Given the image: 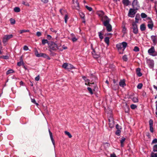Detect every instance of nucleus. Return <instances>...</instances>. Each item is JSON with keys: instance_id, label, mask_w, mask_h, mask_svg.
Instances as JSON below:
<instances>
[{"instance_id": "6e6d98bb", "label": "nucleus", "mask_w": 157, "mask_h": 157, "mask_svg": "<svg viewBox=\"0 0 157 157\" xmlns=\"http://www.w3.org/2000/svg\"><path fill=\"white\" fill-rule=\"evenodd\" d=\"M125 140V139L124 137H122L121 140V143H123Z\"/></svg>"}, {"instance_id": "473e14b6", "label": "nucleus", "mask_w": 157, "mask_h": 157, "mask_svg": "<svg viewBox=\"0 0 157 157\" xmlns=\"http://www.w3.org/2000/svg\"><path fill=\"white\" fill-rule=\"evenodd\" d=\"M121 132V130H117L116 132V134L117 136H120V133Z\"/></svg>"}, {"instance_id": "423d86ee", "label": "nucleus", "mask_w": 157, "mask_h": 157, "mask_svg": "<svg viewBox=\"0 0 157 157\" xmlns=\"http://www.w3.org/2000/svg\"><path fill=\"white\" fill-rule=\"evenodd\" d=\"M73 4L72 7L73 9H75L78 10L79 9V3L77 0H73Z\"/></svg>"}, {"instance_id": "a878e982", "label": "nucleus", "mask_w": 157, "mask_h": 157, "mask_svg": "<svg viewBox=\"0 0 157 157\" xmlns=\"http://www.w3.org/2000/svg\"><path fill=\"white\" fill-rule=\"evenodd\" d=\"M14 72V71L12 69H10L7 71L6 72V74L8 75L9 74L13 73Z\"/></svg>"}, {"instance_id": "0e129e2a", "label": "nucleus", "mask_w": 157, "mask_h": 157, "mask_svg": "<svg viewBox=\"0 0 157 157\" xmlns=\"http://www.w3.org/2000/svg\"><path fill=\"white\" fill-rule=\"evenodd\" d=\"M39 54H40L38 53V52L37 51H36L35 52V54L36 56L37 55H39Z\"/></svg>"}, {"instance_id": "f704fd0d", "label": "nucleus", "mask_w": 157, "mask_h": 157, "mask_svg": "<svg viewBox=\"0 0 157 157\" xmlns=\"http://www.w3.org/2000/svg\"><path fill=\"white\" fill-rule=\"evenodd\" d=\"M88 90L89 91V93L91 94H93V92L91 88L90 87H88L87 88Z\"/></svg>"}, {"instance_id": "7c9ffc66", "label": "nucleus", "mask_w": 157, "mask_h": 157, "mask_svg": "<svg viewBox=\"0 0 157 157\" xmlns=\"http://www.w3.org/2000/svg\"><path fill=\"white\" fill-rule=\"evenodd\" d=\"M141 16L142 18H146L147 16L145 13H142L141 14Z\"/></svg>"}, {"instance_id": "f03ea898", "label": "nucleus", "mask_w": 157, "mask_h": 157, "mask_svg": "<svg viewBox=\"0 0 157 157\" xmlns=\"http://www.w3.org/2000/svg\"><path fill=\"white\" fill-rule=\"evenodd\" d=\"M102 21H103L104 25L106 27L108 32L112 31V27L111 25L109 24L110 19L107 16H104L103 17Z\"/></svg>"}, {"instance_id": "8fccbe9b", "label": "nucleus", "mask_w": 157, "mask_h": 157, "mask_svg": "<svg viewBox=\"0 0 157 157\" xmlns=\"http://www.w3.org/2000/svg\"><path fill=\"white\" fill-rule=\"evenodd\" d=\"M22 3L26 6H29V4L27 2H23Z\"/></svg>"}, {"instance_id": "3c124183", "label": "nucleus", "mask_w": 157, "mask_h": 157, "mask_svg": "<svg viewBox=\"0 0 157 157\" xmlns=\"http://www.w3.org/2000/svg\"><path fill=\"white\" fill-rule=\"evenodd\" d=\"M36 35L37 36L39 37V36H40L41 35V33L40 32H37L36 33Z\"/></svg>"}, {"instance_id": "a211bd4d", "label": "nucleus", "mask_w": 157, "mask_h": 157, "mask_svg": "<svg viewBox=\"0 0 157 157\" xmlns=\"http://www.w3.org/2000/svg\"><path fill=\"white\" fill-rule=\"evenodd\" d=\"M71 40L73 42H75L78 39L75 37L74 34L72 33L71 34Z\"/></svg>"}, {"instance_id": "680f3d73", "label": "nucleus", "mask_w": 157, "mask_h": 157, "mask_svg": "<svg viewBox=\"0 0 157 157\" xmlns=\"http://www.w3.org/2000/svg\"><path fill=\"white\" fill-rule=\"evenodd\" d=\"M41 1L44 3H47L48 2V0H41Z\"/></svg>"}, {"instance_id": "6ab92c4d", "label": "nucleus", "mask_w": 157, "mask_h": 157, "mask_svg": "<svg viewBox=\"0 0 157 157\" xmlns=\"http://www.w3.org/2000/svg\"><path fill=\"white\" fill-rule=\"evenodd\" d=\"M119 85L121 86L124 87L125 86L126 84L125 83V81L124 80H121L119 82Z\"/></svg>"}, {"instance_id": "09e8293b", "label": "nucleus", "mask_w": 157, "mask_h": 157, "mask_svg": "<svg viewBox=\"0 0 157 157\" xmlns=\"http://www.w3.org/2000/svg\"><path fill=\"white\" fill-rule=\"evenodd\" d=\"M152 144L157 143V139L155 138L152 141Z\"/></svg>"}, {"instance_id": "e433bc0d", "label": "nucleus", "mask_w": 157, "mask_h": 157, "mask_svg": "<svg viewBox=\"0 0 157 157\" xmlns=\"http://www.w3.org/2000/svg\"><path fill=\"white\" fill-rule=\"evenodd\" d=\"M85 7L89 11H91L92 10V8L90 7H89L87 6H86Z\"/></svg>"}, {"instance_id": "4468645a", "label": "nucleus", "mask_w": 157, "mask_h": 157, "mask_svg": "<svg viewBox=\"0 0 157 157\" xmlns=\"http://www.w3.org/2000/svg\"><path fill=\"white\" fill-rule=\"evenodd\" d=\"M151 39L154 45H155L156 44H157V36H151Z\"/></svg>"}, {"instance_id": "e2e57ef3", "label": "nucleus", "mask_w": 157, "mask_h": 157, "mask_svg": "<svg viewBox=\"0 0 157 157\" xmlns=\"http://www.w3.org/2000/svg\"><path fill=\"white\" fill-rule=\"evenodd\" d=\"M47 38L48 39H50L51 38V36L49 35H48L47 36Z\"/></svg>"}, {"instance_id": "774afa93", "label": "nucleus", "mask_w": 157, "mask_h": 157, "mask_svg": "<svg viewBox=\"0 0 157 157\" xmlns=\"http://www.w3.org/2000/svg\"><path fill=\"white\" fill-rule=\"evenodd\" d=\"M154 88L155 89L157 90V86H156L155 85H153Z\"/></svg>"}, {"instance_id": "f257e3e1", "label": "nucleus", "mask_w": 157, "mask_h": 157, "mask_svg": "<svg viewBox=\"0 0 157 157\" xmlns=\"http://www.w3.org/2000/svg\"><path fill=\"white\" fill-rule=\"evenodd\" d=\"M133 9H130L128 13V16L131 17H133L135 13L137 12V1L134 0L132 3Z\"/></svg>"}, {"instance_id": "bf43d9fd", "label": "nucleus", "mask_w": 157, "mask_h": 157, "mask_svg": "<svg viewBox=\"0 0 157 157\" xmlns=\"http://www.w3.org/2000/svg\"><path fill=\"white\" fill-rule=\"evenodd\" d=\"M110 157H117L115 154L114 153L111 154Z\"/></svg>"}, {"instance_id": "c85d7f7f", "label": "nucleus", "mask_w": 157, "mask_h": 157, "mask_svg": "<svg viewBox=\"0 0 157 157\" xmlns=\"http://www.w3.org/2000/svg\"><path fill=\"white\" fill-rule=\"evenodd\" d=\"M14 11L16 12H19L20 11V10L18 7H15L14 9Z\"/></svg>"}, {"instance_id": "c756f323", "label": "nucleus", "mask_w": 157, "mask_h": 157, "mask_svg": "<svg viewBox=\"0 0 157 157\" xmlns=\"http://www.w3.org/2000/svg\"><path fill=\"white\" fill-rule=\"evenodd\" d=\"M140 69L138 68V76L140 77L142 75V73L140 72Z\"/></svg>"}, {"instance_id": "ea45409f", "label": "nucleus", "mask_w": 157, "mask_h": 157, "mask_svg": "<svg viewBox=\"0 0 157 157\" xmlns=\"http://www.w3.org/2000/svg\"><path fill=\"white\" fill-rule=\"evenodd\" d=\"M122 58H123V60L124 61H127L128 60V58L126 55H124L123 57Z\"/></svg>"}, {"instance_id": "0eeeda50", "label": "nucleus", "mask_w": 157, "mask_h": 157, "mask_svg": "<svg viewBox=\"0 0 157 157\" xmlns=\"http://www.w3.org/2000/svg\"><path fill=\"white\" fill-rule=\"evenodd\" d=\"M62 67L66 69L69 70L74 68V67L71 64L67 63H64Z\"/></svg>"}, {"instance_id": "bb28decb", "label": "nucleus", "mask_w": 157, "mask_h": 157, "mask_svg": "<svg viewBox=\"0 0 157 157\" xmlns=\"http://www.w3.org/2000/svg\"><path fill=\"white\" fill-rule=\"evenodd\" d=\"M64 133L66 135L68 136L69 138H71L72 137V136L69 132L65 131Z\"/></svg>"}, {"instance_id": "338daca9", "label": "nucleus", "mask_w": 157, "mask_h": 157, "mask_svg": "<svg viewBox=\"0 0 157 157\" xmlns=\"http://www.w3.org/2000/svg\"><path fill=\"white\" fill-rule=\"evenodd\" d=\"M146 95V93L145 92H144L143 93L142 95L143 96H145Z\"/></svg>"}, {"instance_id": "7ed1b4c3", "label": "nucleus", "mask_w": 157, "mask_h": 157, "mask_svg": "<svg viewBox=\"0 0 157 157\" xmlns=\"http://www.w3.org/2000/svg\"><path fill=\"white\" fill-rule=\"evenodd\" d=\"M127 45V43L125 42H122L121 43H119L117 45V47L120 53H123Z\"/></svg>"}, {"instance_id": "69168bd1", "label": "nucleus", "mask_w": 157, "mask_h": 157, "mask_svg": "<svg viewBox=\"0 0 157 157\" xmlns=\"http://www.w3.org/2000/svg\"><path fill=\"white\" fill-rule=\"evenodd\" d=\"M23 83H24L22 81H21L20 82V84L21 86L23 85Z\"/></svg>"}, {"instance_id": "864d4df0", "label": "nucleus", "mask_w": 157, "mask_h": 157, "mask_svg": "<svg viewBox=\"0 0 157 157\" xmlns=\"http://www.w3.org/2000/svg\"><path fill=\"white\" fill-rule=\"evenodd\" d=\"M146 136L149 139L151 137L150 133L149 132H147V133H146Z\"/></svg>"}, {"instance_id": "9d476101", "label": "nucleus", "mask_w": 157, "mask_h": 157, "mask_svg": "<svg viewBox=\"0 0 157 157\" xmlns=\"http://www.w3.org/2000/svg\"><path fill=\"white\" fill-rule=\"evenodd\" d=\"M108 121L109 122V127L111 128H113L114 126L113 119V118L112 117H110L108 119Z\"/></svg>"}, {"instance_id": "4c0bfd02", "label": "nucleus", "mask_w": 157, "mask_h": 157, "mask_svg": "<svg viewBox=\"0 0 157 157\" xmlns=\"http://www.w3.org/2000/svg\"><path fill=\"white\" fill-rule=\"evenodd\" d=\"M79 15L81 18L84 19L85 15L83 13L81 12L80 13Z\"/></svg>"}, {"instance_id": "20e7f679", "label": "nucleus", "mask_w": 157, "mask_h": 157, "mask_svg": "<svg viewBox=\"0 0 157 157\" xmlns=\"http://www.w3.org/2000/svg\"><path fill=\"white\" fill-rule=\"evenodd\" d=\"M135 21L132 22V29H133V32L135 34L137 33V16L136 15L135 17Z\"/></svg>"}, {"instance_id": "f3484780", "label": "nucleus", "mask_w": 157, "mask_h": 157, "mask_svg": "<svg viewBox=\"0 0 157 157\" xmlns=\"http://www.w3.org/2000/svg\"><path fill=\"white\" fill-rule=\"evenodd\" d=\"M97 14L100 16L101 17V20L102 18L104 16H104V13L102 11H100L97 12Z\"/></svg>"}, {"instance_id": "ddd939ff", "label": "nucleus", "mask_w": 157, "mask_h": 157, "mask_svg": "<svg viewBox=\"0 0 157 157\" xmlns=\"http://www.w3.org/2000/svg\"><path fill=\"white\" fill-rule=\"evenodd\" d=\"M92 54L93 57L95 58H98L99 56V54L98 52L96 53L95 50L93 49V51L92 52Z\"/></svg>"}, {"instance_id": "72a5a7b5", "label": "nucleus", "mask_w": 157, "mask_h": 157, "mask_svg": "<svg viewBox=\"0 0 157 157\" xmlns=\"http://www.w3.org/2000/svg\"><path fill=\"white\" fill-rule=\"evenodd\" d=\"M42 44L43 45L45 44L48 43V41L46 39H43L42 40Z\"/></svg>"}, {"instance_id": "49530a36", "label": "nucleus", "mask_w": 157, "mask_h": 157, "mask_svg": "<svg viewBox=\"0 0 157 157\" xmlns=\"http://www.w3.org/2000/svg\"><path fill=\"white\" fill-rule=\"evenodd\" d=\"M151 157H157V155L156 154L152 153L151 154Z\"/></svg>"}, {"instance_id": "2eb2a0df", "label": "nucleus", "mask_w": 157, "mask_h": 157, "mask_svg": "<svg viewBox=\"0 0 157 157\" xmlns=\"http://www.w3.org/2000/svg\"><path fill=\"white\" fill-rule=\"evenodd\" d=\"M37 57H43L45 58L48 59H50V58L47 55L45 54L41 53H40L39 55H37Z\"/></svg>"}, {"instance_id": "2f4dec72", "label": "nucleus", "mask_w": 157, "mask_h": 157, "mask_svg": "<svg viewBox=\"0 0 157 157\" xmlns=\"http://www.w3.org/2000/svg\"><path fill=\"white\" fill-rule=\"evenodd\" d=\"M10 21L11 24L12 25H13L15 24V21L14 19H13L12 18H11L10 19Z\"/></svg>"}, {"instance_id": "603ef678", "label": "nucleus", "mask_w": 157, "mask_h": 157, "mask_svg": "<svg viewBox=\"0 0 157 157\" xmlns=\"http://www.w3.org/2000/svg\"><path fill=\"white\" fill-rule=\"evenodd\" d=\"M126 29L125 28V27H124L123 28V29L122 30V31L123 33H126Z\"/></svg>"}, {"instance_id": "aec40b11", "label": "nucleus", "mask_w": 157, "mask_h": 157, "mask_svg": "<svg viewBox=\"0 0 157 157\" xmlns=\"http://www.w3.org/2000/svg\"><path fill=\"white\" fill-rule=\"evenodd\" d=\"M146 29V26L144 24H141L140 26V29L141 31H144Z\"/></svg>"}, {"instance_id": "39448f33", "label": "nucleus", "mask_w": 157, "mask_h": 157, "mask_svg": "<svg viewBox=\"0 0 157 157\" xmlns=\"http://www.w3.org/2000/svg\"><path fill=\"white\" fill-rule=\"evenodd\" d=\"M60 46H58L55 43H52V44L50 46V48L53 50H56L59 49L60 51H62L63 49L61 48H59Z\"/></svg>"}, {"instance_id": "f8f14e48", "label": "nucleus", "mask_w": 157, "mask_h": 157, "mask_svg": "<svg viewBox=\"0 0 157 157\" xmlns=\"http://www.w3.org/2000/svg\"><path fill=\"white\" fill-rule=\"evenodd\" d=\"M147 63L150 67L152 68L153 67L154 63L153 60L148 59L147 60Z\"/></svg>"}, {"instance_id": "5fc2aeb1", "label": "nucleus", "mask_w": 157, "mask_h": 157, "mask_svg": "<svg viewBox=\"0 0 157 157\" xmlns=\"http://www.w3.org/2000/svg\"><path fill=\"white\" fill-rule=\"evenodd\" d=\"M40 77L39 75H38L35 78V80L36 81H38L40 79Z\"/></svg>"}, {"instance_id": "79ce46f5", "label": "nucleus", "mask_w": 157, "mask_h": 157, "mask_svg": "<svg viewBox=\"0 0 157 157\" xmlns=\"http://www.w3.org/2000/svg\"><path fill=\"white\" fill-rule=\"evenodd\" d=\"M67 15V14H65L64 17V20L66 23H67V20L68 19Z\"/></svg>"}, {"instance_id": "b1692460", "label": "nucleus", "mask_w": 157, "mask_h": 157, "mask_svg": "<svg viewBox=\"0 0 157 157\" xmlns=\"http://www.w3.org/2000/svg\"><path fill=\"white\" fill-rule=\"evenodd\" d=\"M104 41L108 45L109 44V38L106 37L105 38Z\"/></svg>"}, {"instance_id": "412c9836", "label": "nucleus", "mask_w": 157, "mask_h": 157, "mask_svg": "<svg viewBox=\"0 0 157 157\" xmlns=\"http://www.w3.org/2000/svg\"><path fill=\"white\" fill-rule=\"evenodd\" d=\"M147 26L148 28L151 29H152L153 27V25L152 22H150L148 23Z\"/></svg>"}, {"instance_id": "4d7b16f0", "label": "nucleus", "mask_w": 157, "mask_h": 157, "mask_svg": "<svg viewBox=\"0 0 157 157\" xmlns=\"http://www.w3.org/2000/svg\"><path fill=\"white\" fill-rule=\"evenodd\" d=\"M23 49L24 50L26 51L29 49V48L27 46L25 45Z\"/></svg>"}, {"instance_id": "9b49d317", "label": "nucleus", "mask_w": 157, "mask_h": 157, "mask_svg": "<svg viewBox=\"0 0 157 157\" xmlns=\"http://www.w3.org/2000/svg\"><path fill=\"white\" fill-rule=\"evenodd\" d=\"M149 129L150 131L153 133L154 132V129L153 128V121L152 119H150L149 121Z\"/></svg>"}, {"instance_id": "dca6fc26", "label": "nucleus", "mask_w": 157, "mask_h": 157, "mask_svg": "<svg viewBox=\"0 0 157 157\" xmlns=\"http://www.w3.org/2000/svg\"><path fill=\"white\" fill-rule=\"evenodd\" d=\"M48 131H49V135H50V137L51 139V140H52V143L53 145L55 146V143L54 140V139L53 138V136H52V133L50 131L49 129H48Z\"/></svg>"}, {"instance_id": "37998d69", "label": "nucleus", "mask_w": 157, "mask_h": 157, "mask_svg": "<svg viewBox=\"0 0 157 157\" xmlns=\"http://www.w3.org/2000/svg\"><path fill=\"white\" fill-rule=\"evenodd\" d=\"M143 86V84L142 83L138 84V89H141Z\"/></svg>"}, {"instance_id": "c9c22d12", "label": "nucleus", "mask_w": 157, "mask_h": 157, "mask_svg": "<svg viewBox=\"0 0 157 157\" xmlns=\"http://www.w3.org/2000/svg\"><path fill=\"white\" fill-rule=\"evenodd\" d=\"M153 151L154 152H157V144L155 145L153 147Z\"/></svg>"}, {"instance_id": "6e6552de", "label": "nucleus", "mask_w": 157, "mask_h": 157, "mask_svg": "<svg viewBox=\"0 0 157 157\" xmlns=\"http://www.w3.org/2000/svg\"><path fill=\"white\" fill-rule=\"evenodd\" d=\"M13 36L12 34L6 35L4 36L2 40L3 43H5L7 42L9 40L12 38Z\"/></svg>"}, {"instance_id": "052dcab7", "label": "nucleus", "mask_w": 157, "mask_h": 157, "mask_svg": "<svg viewBox=\"0 0 157 157\" xmlns=\"http://www.w3.org/2000/svg\"><path fill=\"white\" fill-rule=\"evenodd\" d=\"M133 50L135 52H137V47H135L133 49Z\"/></svg>"}, {"instance_id": "4be33fe9", "label": "nucleus", "mask_w": 157, "mask_h": 157, "mask_svg": "<svg viewBox=\"0 0 157 157\" xmlns=\"http://www.w3.org/2000/svg\"><path fill=\"white\" fill-rule=\"evenodd\" d=\"M98 34L99 38L101 40L103 38V33H102L101 32H99L98 33Z\"/></svg>"}, {"instance_id": "393cba45", "label": "nucleus", "mask_w": 157, "mask_h": 157, "mask_svg": "<svg viewBox=\"0 0 157 157\" xmlns=\"http://www.w3.org/2000/svg\"><path fill=\"white\" fill-rule=\"evenodd\" d=\"M90 80L88 79H87L86 80H85V81L86 82V83H85V84L86 85H89V86H90V84H94V82L92 83H90L89 82Z\"/></svg>"}, {"instance_id": "5701e85b", "label": "nucleus", "mask_w": 157, "mask_h": 157, "mask_svg": "<svg viewBox=\"0 0 157 157\" xmlns=\"http://www.w3.org/2000/svg\"><path fill=\"white\" fill-rule=\"evenodd\" d=\"M129 2L128 0H123V4L126 6H127L129 5Z\"/></svg>"}, {"instance_id": "13d9d810", "label": "nucleus", "mask_w": 157, "mask_h": 157, "mask_svg": "<svg viewBox=\"0 0 157 157\" xmlns=\"http://www.w3.org/2000/svg\"><path fill=\"white\" fill-rule=\"evenodd\" d=\"M133 101L135 102H137V98H133L132 99Z\"/></svg>"}, {"instance_id": "a18cd8bd", "label": "nucleus", "mask_w": 157, "mask_h": 157, "mask_svg": "<svg viewBox=\"0 0 157 157\" xmlns=\"http://www.w3.org/2000/svg\"><path fill=\"white\" fill-rule=\"evenodd\" d=\"M22 64H23V62L22 60L18 62L17 63V65L19 66H21Z\"/></svg>"}, {"instance_id": "cd10ccee", "label": "nucleus", "mask_w": 157, "mask_h": 157, "mask_svg": "<svg viewBox=\"0 0 157 157\" xmlns=\"http://www.w3.org/2000/svg\"><path fill=\"white\" fill-rule=\"evenodd\" d=\"M29 30H20L19 31V33L20 34H22L23 33H25V32H29Z\"/></svg>"}, {"instance_id": "58836bf2", "label": "nucleus", "mask_w": 157, "mask_h": 157, "mask_svg": "<svg viewBox=\"0 0 157 157\" xmlns=\"http://www.w3.org/2000/svg\"><path fill=\"white\" fill-rule=\"evenodd\" d=\"M131 108L133 109H135V108H136L137 106L134 104H132L130 106Z\"/></svg>"}, {"instance_id": "c03bdc74", "label": "nucleus", "mask_w": 157, "mask_h": 157, "mask_svg": "<svg viewBox=\"0 0 157 157\" xmlns=\"http://www.w3.org/2000/svg\"><path fill=\"white\" fill-rule=\"evenodd\" d=\"M0 58H2L5 59H7L9 58V57L7 56H3L0 57Z\"/></svg>"}, {"instance_id": "a19ab883", "label": "nucleus", "mask_w": 157, "mask_h": 157, "mask_svg": "<svg viewBox=\"0 0 157 157\" xmlns=\"http://www.w3.org/2000/svg\"><path fill=\"white\" fill-rule=\"evenodd\" d=\"M31 102L34 104H35L36 105H39L38 103L36 102V101L34 99H31Z\"/></svg>"}, {"instance_id": "de8ad7c7", "label": "nucleus", "mask_w": 157, "mask_h": 157, "mask_svg": "<svg viewBox=\"0 0 157 157\" xmlns=\"http://www.w3.org/2000/svg\"><path fill=\"white\" fill-rule=\"evenodd\" d=\"M116 127L117 130H121V127L119 126L118 124L116 125Z\"/></svg>"}, {"instance_id": "1a4fd4ad", "label": "nucleus", "mask_w": 157, "mask_h": 157, "mask_svg": "<svg viewBox=\"0 0 157 157\" xmlns=\"http://www.w3.org/2000/svg\"><path fill=\"white\" fill-rule=\"evenodd\" d=\"M148 53L149 55L155 56L156 55L155 54V50L154 47H151L150 48L148 49Z\"/></svg>"}]
</instances>
